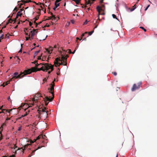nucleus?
I'll use <instances>...</instances> for the list:
<instances>
[{
    "label": "nucleus",
    "mask_w": 157,
    "mask_h": 157,
    "mask_svg": "<svg viewBox=\"0 0 157 157\" xmlns=\"http://www.w3.org/2000/svg\"><path fill=\"white\" fill-rule=\"evenodd\" d=\"M54 82L53 81L50 84L49 87L48 88L49 93L52 95L53 97H52L46 96L45 95H44V97H43L41 94L38 95L40 97L42 98V99L46 105H48L49 102L52 101L54 98Z\"/></svg>",
    "instance_id": "obj_1"
},
{
    "label": "nucleus",
    "mask_w": 157,
    "mask_h": 157,
    "mask_svg": "<svg viewBox=\"0 0 157 157\" xmlns=\"http://www.w3.org/2000/svg\"><path fill=\"white\" fill-rule=\"evenodd\" d=\"M32 147V145L30 144H27L24 145L22 148H18L17 149H16L17 148V147L14 146L13 148H12V151L15 154H17V151L18 150H21V149L23 153L24 152L25 150H27L29 151H31V154H30L29 155V157H31L32 155H33L34 154V153L35 151L38 149H40L41 147H39L38 148L35 150H31V147Z\"/></svg>",
    "instance_id": "obj_2"
},
{
    "label": "nucleus",
    "mask_w": 157,
    "mask_h": 157,
    "mask_svg": "<svg viewBox=\"0 0 157 157\" xmlns=\"http://www.w3.org/2000/svg\"><path fill=\"white\" fill-rule=\"evenodd\" d=\"M67 64V59L63 55L61 57L56 58L54 61V64L56 67H59L61 65L66 66Z\"/></svg>",
    "instance_id": "obj_3"
},
{
    "label": "nucleus",
    "mask_w": 157,
    "mask_h": 157,
    "mask_svg": "<svg viewBox=\"0 0 157 157\" xmlns=\"http://www.w3.org/2000/svg\"><path fill=\"white\" fill-rule=\"evenodd\" d=\"M50 70L48 71V73L50 74L53 70V66L51 65L48 64H44L40 68H38L37 71H40L42 70L44 71H47Z\"/></svg>",
    "instance_id": "obj_4"
},
{
    "label": "nucleus",
    "mask_w": 157,
    "mask_h": 157,
    "mask_svg": "<svg viewBox=\"0 0 157 157\" xmlns=\"http://www.w3.org/2000/svg\"><path fill=\"white\" fill-rule=\"evenodd\" d=\"M48 113V111L47 110L46 108L44 107L43 109H42L41 110H40L39 112L40 117L42 118L43 119L45 120L47 117Z\"/></svg>",
    "instance_id": "obj_5"
},
{
    "label": "nucleus",
    "mask_w": 157,
    "mask_h": 157,
    "mask_svg": "<svg viewBox=\"0 0 157 157\" xmlns=\"http://www.w3.org/2000/svg\"><path fill=\"white\" fill-rule=\"evenodd\" d=\"M39 101V98L38 97H36L35 98L32 99L31 103H28V105L29 107H32L35 103H36Z\"/></svg>",
    "instance_id": "obj_6"
},
{
    "label": "nucleus",
    "mask_w": 157,
    "mask_h": 157,
    "mask_svg": "<svg viewBox=\"0 0 157 157\" xmlns=\"http://www.w3.org/2000/svg\"><path fill=\"white\" fill-rule=\"evenodd\" d=\"M23 74L22 72H21L20 74H19L18 72H16L13 74V77L16 78H22L24 77Z\"/></svg>",
    "instance_id": "obj_7"
},
{
    "label": "nucleus",
    "mask_w": 157,
    "mask_h": 157,
    "mask_svg": "<svg viewBox=\"0 0 157 157\" xmlns=\"http://www.w3.org/2000/svg\"><path fill=\"white\" fill-rule=\"evenodd\" d=\"M142 83L141 82H140L137 84V86H136V84H134L133 85V87L132 89V91H134L136 89H138L140 87V86Z\"/></svg>",
    "instance_id": "obj_8"
},
{
    "label": "nucleus",
    "mask_w": 157,
    "mask_h": 157,
    "mask_svg": "<svg viewBox=\"0 0 157 157\" xmlns=\"http://www.w3.org/2000/svg\"><path fill=\"white\" fill-rule=\"evenodd\" d=\"M31 32V36L28 35L29 38H27L26 40H28L29 39L30 40H32L33 39V37L35 34V32L34 30H32L30 31Z\"/></svg>",
    "instance_id": "obj_9"
},
{
    "label": "nucleus",
    "mask_w": 157,
    "mask_h": 157,
    "mask_svg": "<svg viewBox=\"0 0 157 157\" xmlns=\"http://www.w3.org/2000/svg\"><path fill=\"white\" fill-rule=\"evenodd\" d=\"M23 73V75L24 76V75H28L31 74L32 72L31 71L30 69H28L25 70L24 72H22Z\"/></svg>",
    "instance_id": "obj_10"
},
{
    "label": "nucleus",
    "mask_w": 157,
    "mask_h": 157,
    "mask_svg": "<svg viewBox=\"0 0 157 157\" xmlns=\"http://www.w3.org/2000/svg\"><path fill=\"white\" fill-rule=\"evenodd\" d=\"M22 12H25L24 10H21L19 11L17 13L16 15V17L18 18L19 16H20L22 15Z\"/></svg>",
    "instance_id": "obj_11"
},
{
    "label": "nucleus",
    "mask_w": 157,
    "mask_h": 157,
    "mask_svg": "<svg viewBox=\"0 0 157 157\" xmlns=\"http://www.w3.org/2000/svg\"><path fill=\"white\" fill-rule=\"evenodd\" d=\"M97 11L99 13V14L101 15H103L105 14L104 13H100V10H103L101 8V7L98 6H97Z\"/></svg>",
    "instance_id": "obj_12"
},
{
    "label": "nucleus",
    "mask_w": 157,
    "mask_h": 157,
    "mask_svg": "<svg viewBox=\"0 0 157 157\" xmlns=\"http://www.w3.org/2000/svg\"><path fill=\"white\" fill-rule=\"evenodd\" d=\"M136 6L135 5L134 6L133 8L132 9H130V8H128L127 7L126 9L128 11L129 10H130V12H132L136 9Z\"/></svg>",
    "instance_id": "obj_13"
},
{
    "label": "nucleus",
    "mask_w": 157,
    "mask_h": 157,
    "mask_svg": "<svg viewBox=\"0 0 157 157\" xmlns=\"http://www.w3.org/2000/svg\"><path fill=\"white\" fill-rule=\"evenodd\" d=\"M60 3H55V6L53 8V10L55 11L56 10V9L59 6Z\"/></svg>",
    "instance_id": "obj_14"
},
{
    "label": "nucleus",
    "mask_w": 157,
    "mask_h": 157,
    "mask_svg": "<svg viewBox=\"0 0 157 157\" xmlns=\"http://www.w3.org/2000/svg\"><path fill=\"white\" fill-rule=\"evenodd\" d=\"M41 10L44 11V13L46 12V9L44 5H43L42 6H41Z\"/></svg>",
    "instance_id": "obj_15"
},
{
    "label": "nucleus",
    "mask_w": 157,
    "mask_h": 157,
    "mask_svg": "<svg viewBox=\"0 0 157 157\" xmlns=\"http://www.w3.org/2000/svg\"><path fill=\"white\" fill-rule=\"evenodd\" d=\"M76 50V48H75V50H74V51L73 52H72L71 49H69L68 50L67 53L68 54H71V53L74 54L75 53Z\"/></svg>",
    "instance_id": "obj_16"
},
{
    "label": "nucleus",
    "mask_w": 157,
    "mask_h": 157,
    "mask_svg": "<svg viewBox=\"0 0 157 157\" xmlns=\"http://www.w3.org/2000/svg\"><path fill=\"white\" fill-rule=\"evenodd\" d=\"M28 113L27 112L25 113L23 115H22L20 117L18 118V119H20L25 117L28 114Z\"/></svg>",
    "instance_id": "obj_17"
},
{
    "label": "nucleus",
    "mask_w": 157,
    "mask_h": 157,
    "mask_svg": "<svg viewBox=\"0 0 157 157\" xmlns=\"http://www.w3.org/2000/svg\"><path fill=\"white\" fill-rule=\"evenodd\" d=\"M40 50H39L38 51L35 52L34 55V57H35L40 52Z\"/></svg>",
    "instance_id": "obj_18"
},
{
    "label": "nucleus",
    "mask_w": 157,
    "mask_h": 157,
    "mask_svg": "<svg viewBox=\"0 0 157 157\" xmlns=\"http://www.w3.org/2000/svg\"><path fill=\"white\" fill-rule=\"evenodd\" d=\"M112 16L113 18L117 19V20L119 21L117 17L116 16L115 14H112Z\"/></svg>",
    "instance_id": "obj_19"
},
{
    "label": "nucleus",
    "mask_w": 157,
    "mask_h": 157,
    "mask_svg": "<svg viewBox=\"0 0 157 157\" xmlns=\"http://www.w3.org/2000/svg\"><path fill=\"white\" fill-rule=\"evenodd\" d=\"M94 32V29H93L92 31L89 33V35L88 36H89L91 35Z\"/></svg>",
    "instance_id": "obj_20"
},
{
    "label": "nucleus",
    "mask_w": 157,
    "mask_h": 157,
    "mask_svg": "<svg viewBox=\"0 0 157 157\" xmlns=\"http://www.w3.org/2000/svg\"><path fill=\"white\" fill-rule=\"evenodd\" d=\"M88 33L87 32H86L85 33H82L81 35V39L82 38V37L85 36V34H86Z\"/></svg>",
    "instance_id": "obj_21"
},
{
    "label": "nucleus",
    "mask_w": 157,
    "mask_h": 157,
    "mask_svg": "<svg viewBox=\"0 0 157 157\" xmlns=\"http://www.w3.org/2000/svg\"><path fill=\"white\" fill-rule=\"evenodd\" d=\"M140 28L141 29H143L144 32H145L147 31V30L146 29H145L144 27L140 26Z\"/></svg>",
    "instance_id": "obj_22"
},
{
    "label": "nucleus",
    "mask_w": 157,
    "mask_h": 157,
    "mask_svg": "<svg viewBox=\"0 0 157 157\" xmlns=\"http://www.w3.org/2000/svg\"><path fill=\"white\" fill-rule=\"evenodd\" d=\"M21 129H22L21 126H20V127H18L17 131H20L21 130Z\"/></svg>",
    "instance_id": "obj_23"
},
{
    "label": "nucleus",
    "mask_w": 157,
    "mask_h": 157,
    "mask_svg": "<svg viewBox=\"0 0 157 157\" xmlns=\"http://www.w3.org/2000/svg\"><path fill=\"white\" fill-rule=\"evenodd\" d=\"M47 79L46 78H44L43 80V84L44 83L46 82H47Z\"/></svg>",
    "instance_id": "obj_24"
},
{
    "label": "nucleus",
    "mask_w": 157,
    "mask_h": 157,
    "mask_svg": "<svg viewBox=\"0 0 157 157\" xmlns=\"http://www.w3.org/2000/svg\"><path fill=\"white\" fill-rule=\"evenodd\" d=\"M150 6V5H148L146 7V8L144 10L146 11L147 10V9L149 8V7Z\"/></svg>",
    "instance_id": "obj_25"
},
{
    "label": "nucleus",
    "mask_w": 157,
    "mask_h": 157,
    "mask_svg": "<svg viewBox=\"0 0 157 157\" xmlns=\"http://www.w3.org/2000/svg\"><path fill=\"white\" fill-rule=\"evenodd\" d=\"M115 6H116V8H117V11H118V6H119V4H118V3H116V5Z\"/></svg>",
    "instance_id": "obj_26"
},
{
    "label": "nucleus",
    "mask_w": 157,
    "mask_h": 157,
    "mask_svg": "<svg viewBox=\"0 0 157 157\" xmlns=\"http://www.w3.org/2000/svg\"><path fill=\"white\" fill-rule=\"evenodd\" d=\"M60 0H56V1L55 2V3H60Z\"/></svg>",
    "instance_id": "obj_27"
},
{
    "label": "nucleus",
    "mask_w": 157,
    "mask_h": 157,
    "mask_svg": "<svg viewBox=\"0 0 157 157\" xmlns=\"http://www.w3.org/2000/svg\"><path fill=\"white\" fill-rule=\"evenodd\" d=\"M4 35L3 34H2L0 36V39L3 38H4Z\"/></svg>",
    "instance_id": "obj_28"
},
{
    "label": "nucleus",
    "mask_w": 157,
    "mask_h": 157,
    "mask_svg": "<svg viewBox=\"0 0 157 157\" xmlns=\"http://www.w3.org/2000/svg\"><path fill=\"white\" fill-rule=\"evenodd\" d=\"M88 22V21H87V20H86L84 22L83 24L84 25H86V24Z\"/></svg>",
    "instance_id": "obj_29"
},
{
    "label": "nucleus",
    "mask_w": 157,
    "mask_h": 157,
    "mask_svg": "<svg viewBox=\"0 0 157 157\" xmlns=\"http://www.w3.org/2000/svg\"><path fill=\"white\" fill-rule=\"evenodd\" d=\"M71 22L72 24H74L75 23V21L73 20H71Z\"/></svg>",
    "instance_id": "obj_30"
},
{
    "label": "nucleus",
    "mask_w": 157,
    "mask_h": 157,
    "mask_svg": "<svg viewBox=\"0 0 157 157\" xmlns=\"http://www.w3.org/2000/svg\"><path fill=\"white\" fill-rule=\"evenodd\" d=\"M113 75L115 76H116L117 75V73L116 72H114L113 73Z\"/></svg>",
    "instance_id": "obj_31"
},
{
    "label": "nucleus",
    "mask_w": 157,
    "mask_h": 157,
    "mask_svg": "<svg viewBox=\"0 0 157 157\" xmlns=\"http://www.w3.org/2000/svg\"><path fill=\"white\" fill-rule=\"evenodd\" d=\"M80 0H75V2L76 3H79L80 2Z\"/></svg>",
    "instance_id": "obj_32"
},
{
    "label": "nucleus",
    "mask_w": 157,
    "mask_h": 157,
    "mask_svg": "<svg viewBox=\"0 0 157 157\" xmlns=\"http://www.w3.org/2000/svg\"><path fill=\"white\" fill-rule=\"evenodd\" d=\"M17 7H16L13 10V11H17Z\"/></svg>",
    "instance_id": "obj_33"
},
{
    "label": "nucleus",
    "mask_w": 157,
    "mask_h": 157,
    "mask_svg": "<svg viewBox=\"0 0 157 157\" xmlns=\"http://www.w3.org/2000/svg\"><path fill=\"white\" fill-rule=\"evenodd\" d=\"M3 107V105L1 106V105H0V109L2 110Z\"/></svg>",
    "instance_id": "obj_34"
},
{
    "label": "nucleus",
    "mask_w": 157,
    "mask_h": 157,
    "mask_svg": "<svg viewBox=\"0 0 157 157\" xmlns=\"http://www.w3.org/2000/svg\"><path fill=\"white\" fill-rule=\"evenodd\" d=\"M77 40H79L80 41L81 40V39H80L78 37H77Z\"/></svg>",
    "instance_id": "obj_35"
},
{
    "label": "nucleus",
    "mask_w": 157,
    "mask_h": 157,
    "mask_svg": "<svg viewBox=\"0 0 157 157\" xmlns=\"http://www.w3.org/2000/svg\"><path fill=\"white\" fill-rule=\"evenodd\" d=\"M22 52V50L21 48L19 50V52Z\"/></svg>",
    "instance_id": "obj_36"
},
{
    "label": "nucleus",
    "mask_w": 157,
    "mask_h": 157,
    "mask_svg": "<svg viewBox=\"0 0 157 157\" xmlns=\"http://www.w3.org/2000/svg\"><path fill=\"white\" fill-rule=\"evenodd\" d=\"M98 24H97L96 25V26H95V27L94 28V29H94H94H95L97 27H98Z\"/></svg>",
    "instance_id": "obj_37"
},
{
    "label": "nucleus",
    "mask_w": 157,
    "mask_h": 157,
    "mask_svg": "<svg viewBox=\"0 0 157 157\" xmlns=\"http://www.w3.org/2000/svg\"><path fill=\"white\" fill-rule=\"evenodd\" d=\"M10 157H16V156H15V155H11Z\"/></svg>",
    "instance_id": "obj_38"
},
{
    "label": "nucleus",
    "mask_w": 157,
    "mask_h": 157,
    "mask_svg": "<svg viewBox=\"0 0 157 157\" xmlns=\"http://www.w3.org/2000/svg\"><path fill=\"white\" fill-rule=\"evenodd\" d=\"M7 99H8V101H10V96H9V97L8 98H7Z\"/></svg>",
    "instance_id": "obj_39"
},
{
    "label": "nucleus",
    "mask_w": 157,
    "mask_h": 157,
    "mask_svg": "<svg viewBox=\"0 0 157 157\" xmlns=\"http://www.w3.org/2000/svg\"><path fill=\"white\" fill-rule=\"evenodd\" d=\"M8 84V83H6L5 85H4L3 86V87H4L5 86L7 85Z\"/></svg>",
    "instance_id": "obj_40"
},
{
    "label": "nucleus",
    "mask_w": 157,
    "mask_h": 157,
    "mask_svg": "<svg viewBox=\"0 0 157 157\" xmlns=\"http://www.w3.org/2000/svg\"><path fill=\"white\" fill-rule=\"evenodd\" d=\"M104 0H101L100 1V2L101 3H103Z\"/></svg>",
    "instance_id": "obj_41"
},
{
    "label": "nucleus",
    "mask_w": 157,
    "mask_h": 157,
    "mask_svg": "<svg viewBox=\"0 0 157 157\" xmlns=\"http://www.w3.org/2000/svg\"><path fill=\"white\" fill-rule=\"evenodd\" d=\"M86 40V37L84 38L83 40Z\"/></svg>",
    "instance_id": "obj_42"
},
{
    "label": "nucleus",
    "mask_w": 157,
    "mask_h": 157,
    "mask_svg": "<svg viewBox=\"0 0 157 157\" xmlns=\"http://www.w3.org/2000/svg\"><path fill=\"white\" fill-rule=\"evenodd\" d=\"M35 48V47H34L33 48H32L31 49V51H32L33 50V49H34Z\"/></svg>",
    "instance_id": "obj_43"
},
{
    "label": "nucleus",
    "mask_w": 157,
    "mask_h": 157,
    "mask_svg": "<svg viewBox=\"0 0 157 157\" xmlns=\"http://www.w3.org/2000/svg\"><path fill=\"white\" fill-rule=\"evenodd\" d=\"M11 111H12V110H10H10H9V111L8 112L9 113H10Z\"/></svg>",
    "instance_id": "obj_44"
},
{
    "label": "nucleus",
    "mask_w": 157,
    "mask_h": 157,
    "mask_svg": "<svg viewBox=\"0 0 157 157\" xmlns=\"http://www.w3.org/2000/svg\"><path fill=\"white\" fill-rule=\"evenodd\" d=\"M78 46H79V45H78V44H77V48H76V49H77V48H78Z\"/></svg>",
    "instance_id": "obj_45"
},
{
    "label": "nucleus",
    "mask_w": 157,
    "mask_h": 157,
    "mask_svg": "<svg viewBox=\"0 0 157 157\" xmlns=\"http://www.w3.org/2000/svg\"><path fill=\"white\" fill-rule=\"evenodd\" d=\"M17 59L19 60V61H20L21 59L20 58H19L18 57H17Z\"/></svg>",
    "instance_id": "obj_46"
},
{
    "label": "nucleus",
    "mask_w": 157,
    "mask_h": 157,
    "mask_svg": "<svg viewBox=\"0 0 157 157\" xmlns=\"http://www.w3.org/2000/svg\"><path fill=\"white\" fill-rule=\"evenodd\" d=\"M99 21H100L101 20L99 18H98L97 19Z\"/></svg>",
    "instance_id": "obj_47"
},
{
    "label": "nucleus",
    "mask_w": 157,
    "mask_h": 157,
    "mask_svg": "<svg viewBox=\"0 0 157 157\" xmlns=\"http://www.w3.org/2000/svg\"><path fill=\"white\" fill-rule=\"evenodd\" d=\"M47 36H47L46 37H45V39H43V40H45V39H46V38Z\"/></svg>",
    "instance_id": "obj_48"
},
{
    "label": "nucleus",
    "mask_w": 157,
    "mask_h": 157,
    "mask_svg": "<svg viewBox=\"0 0 157 157\" xmlns=\"http://www.w3.org/2000/svg\"><path fill=\"white\" fill-rule=\"evenodd\" d=\"M23 53L24 54V53H26V52L24 51V52H23Z\"/></svg>",
    "instance_id": "obj_49"
},
{
    "label": "nucleus",
    "mask_w": 157,
    "mask_h": 157,
    "mask_svg": "<svg viewBox=\"0 0 157 157\" xmlns=\"http://www.w3.org/2000/svg\"><path fill=\"white\" fill-rule=\"evenodd\" d=\"M29 25H32V23H31L30 22H29Z\"/></svg>",
    "instance_id": "obj_50"
},
{
    "label": "nucleus",
    "mask_w": 157,
    "mask_h": 157,
    "mask_svg": "<svg viewBox=\"0 0 157 157\" xmlns=\"http://www.w3.org/2000/svg\"><path fill=\"white\" fill-rule=\"evenodd\" d=\"M39 47V45H37V46H36V47Z\"/></svg>",
    "instance_id": "obj_51"
},
{
    "label": "nucleus",
    "mask_w": 157,
    "mask_h": 157,
    "mask_svg": "<svg viewBox=\"0 0 157 157\" xmlns=\"http://www.w3.org/2000/svg\"><path fill=\"white\" fill-rule=\"evenodd\" d=\"M102 6L103 7H105V6L104 5H102Z\"/></svg>",
    "instance_id": "obj_52"
},
{
    "label": "nucleus",
    "mask_w": 157,
    "mask_h": 157,
    "mask_svg": "<svg viewBox=\"0 0 157 157\" xmlns=\"http://www.w3.org/2000/svg\"><path fill=\"white\" fill-rule=\"evenodd\" d=\"M102 19H104V17H102Z\"/></svg>",
    "instance_id": "obj_53"
},
{
    "label": "nucleus",
    "mask_w": 157,
    "mask_h": 157,
    "mask_svg": "<svg viewBox=\"0 0 157 157\" xmlns=\"http://www.w3.org/2000/svg\"><path fill=\"white\" fill-rule=\"evenodd\" d=\"M116 157H118V155H116Z\"/></svg>",
    "instance_id": "obj_54"
},
{
    "label": "nucleus",
    "mask_w": 157,
    "mask_h": 157,
    "mask_svg": "<svg viewBox=\"0 0 157 157\" xmlns=\"http://www.w3.org/2000/svg\"><path fill=\"white\" fill-rule=\"evenodd\" d=\"M57 75H59V74H58V73H57Z\"/></svg>",
    "instance_id": "obj_55"
},
{
    "label": "nucleus",
    "mask_w": 157,
    "mask_h": 157,
    "mask_svg": "<svg viewBox=\"0 0 157 157\" xmlns=\"http://www.w3.org/2000/svg\"><path fill=\"white\" fill-rule=\"evenodd\" d=\"M37 71H35V72H36Z\"/></svg>",
    "instance_id": "obj_56"
},
{
    "label": "nucleus",
    "mask_w": 157,
    "mask_h": 157,
    "mask_svg": "<svg viewBox=\"0 0 157 157\" xmlns=\"http://www.w3.org/2000/svg\"><path fill=\"white\" fill-rule=\"evenodd\" d=\"M19 2V1H18V2H17V3H18V2Z\"/></svg>",
    "instance_id": "obj_57"
},
{
    "label": "nucleus",
    "mask_w": 157,
    "mask_h": 157,
    "mask_svg": "<svg viewBox=\"0 0 157 157\" xmlns=\"http://www.w3.org/2000/svg\"><path fill=\"white\" fill-rule=\"evenodd\" d=\"M26 35H28V34H26Z\"/></svg>",
    "instance_id": "obj_58"
},
{
    "label": "nucleus",
    "mask_w": 157,
    "mask_h": 157,
    "mask_svg": "<svg viewBox=\"0 0 157 157\" xmlns=\"http://www.w3.org/2000/svg\"><path fill=\"white\" fill-rule=\"evenodd\" d=\"M0 40H1V39H0Z\"/></svg>",
    "instance_id": "obj_59"
}]
</instances>
